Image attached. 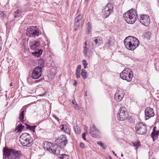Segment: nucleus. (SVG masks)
<instances>
[{
	"label": "nucleus",
	"mask_w": 159,
	"mask_h": 159,
	"mask_svg": "<svg viewBox=\"0 0 159 159\" xmlns=\"http://www.w3.org/2000/svg\"><path fill=\"white\" fill-rule=\"evenodd\" d=\"M3 159H19L20 157V152L14 149L4 147L3 149Z\"/></svg>",
	"instance_id": "1"
},
{
	"label": "nucleus",
	"mask_w": 159,
	"mask_h": 159,
	"mask_svg": "<svg viewBox=\"0 0 159 159\" xmlns=\"http://www.w3.org/2000/svg\"><path fill=\"white\" fill-rule=\"evenodd\" d=\"M124 44L126 48L131 50H133L139 45L138 39L136 38L129 36L127 37L124 40Z\"/></svg>",
	"instance_id": "2"
},
{
	"label": "nucleus",
	"mask_w": 159,
	"mask_h": 159,
	"mask_svg": "<svg viewBox=\"0 0 159 159\" xmlns=\"http://www.w3.org/2000/svg\"><path fill=\"white\" fill-rule=\"evenodd\" d=\"M126 21L128 24H133L135 23L138 18V14L136 11L134 9H131L123 15Z\"/></svg>",
	"instance_id": "3"
},
{
	"label": "nucleus",
	"mask_w": 159,
	"mask_h": 159,
	"mask_svg": "<svg viewBox=\"0 0 159 159\" xmlns=\"http://www.w3.org/2000/svg\"><path fill=\"white\" fill-rule=\"evenodd\" d=\"M19 141L22 145L28 147L32 145L33 142L30 135L27 133H23L20 135Z\"/></svg>",
	"instance_id": "4"
},
{
	"label": "nucleus",
	"mask_w": 159,
	"mask_h": 159,
	"mask_svg": "<svg viewBox=\"0 0 159 159\" xmlns=\"http://www.w3.org/2000/svg\"><path fill=\"white\" fill-rule=\"evenodd\" d=\"M41 34V31L36 26H32L28 28L26 31V36L30 37L35 38Z\"/></svg>",
	"instance_id": "5"
},
{
	"label": "nucleus",
	"mask_w": 159,
	"mask_h": 159,
	"mask_svg": "<svg viewBox=\"0 0 159 159\" xmlns=\"http://www.w3.org/2000/svg\"><path fill=\"white\" fill-rule=\"evenodd\" d=\"M120 77L123 80L130 82L133 77V72L131 69L126 68L120 74Z\"/></svg>",
	"instance_id": "6"
},
{
	"label": "nucleus",
	"mask_w": 159,
	"mask_h": 159,
	"mask_svg": "<svg viewBox=\"0 0 159 159\" xmlns=\"http://www.w3.org/2000/svg\"><path fill=\"white\" fill-rule=\"evenodd\" d=\"M113 9L112 4L110 2H108L102 9L103 17L105 18L108 17L113 12Z\"/></svg>",
	"instance_id": "7"
},
{
	"label": "nucleus",
	"mask_w": 159,
	"mask_h": 159,
	"mask_svg": "<svg viewBox=\"0 0 159 159\" xmlns=\"http://www.w3.org/2000/svg\"><path fill=\"white\" fill-rule=\"evenodd\" d=\"M136 133L139 134H143L146 133L147 127L146 125L143 123H138L135 127Z\"/></svg>",
	"instance_id": "8"
},
{
	"label": "nucleus",
	"mask_w": 159,
	"mask_h": 159,
	"mask_svg": "<svg viewBox=\"0 0 159 159\" xmlns=\"http://www.w3.org/2000/svg\"><path fill=\"white\" fill-rule=\"evenodd\" d=\"M118 119L120 121L124 120L128 118V114L127 111L123 107L120 108L119 111L117 115Z\"/></svg>",
	"instance_id": "9"
},
{
	"label": "nucleus",
	"mask_w": 159,
	"mask_h": 159,
	"mask_svg": "<svg viewBox=\"0 0 159 159\" xmlns=\"http://www.w3.org/2000/svg\"><path fill=\"white\" fill-rule=\"evenodd\" d=\"M140 23L144 26H148L150 23L149 16L147 15H141L139 18Z\"/></svg>",
	"instance_id": "10"
},
{
	"label": "nucleus",
	"mask_w": 159,
	"mask_h": 159,
	"mask_svg": "<svg viewBox=\"0 0 159 159\" xmlns=\"http://www.w3.org/2000/svg\"><path fill=\"white\" fill-rule=\"evenodd\" d=\"M89 134L92 136L94 138H98L100 137V131L94 124L93 125L92 127H90Z\"/></svg>",
	"instance_id": "11"
},
{
	"label": "nucleus",
	"mask_w": 159,
	"mask_h": 159,
	"mask_svg": "<svg viewBox=\"0 0 159 159\" xmlns=\"http://www.w3.org/2000/svg\"><path fill=\"white\" fill-rule=\"evenodd\" d=\"M42 72V68L39 66L35 67L32 71L31 78L34 79H38L41 76Z\"/></svg>",
	"instance_id": "12"
},
{
	"label": "nucleus",
	"mask_w": 159,
	"mask_h": 159,
	"mask_svg": "<svg viewBox=\"0 0 159 159\" xmlns=\"http://www.w3.org/2000/svg\"><path fill=\"white\" fill-rule=\"evenodd\" d=\"M124 95V94L123 90L121 89H119L117 90L114 97L117 101L119 102L122 100Z\"/></svg>",
	"instance_id": "13"
},
{
	"label": "nucleus",
	"mask_w": 159,
	"mask_h": 159,
	"mask_svg": "<svg viewBox=\"0 0 159 159\" xmlns=\"http://www.w3.org/2000/svg\"><path fill=\"white\" fill-rule=\"evenodd\" d=\"M145 114L146 120L153 116L155 115L153 109L150 107H148L145 109Z\"/></svg>",
	"instance_id": "14"
},
{
	"label": "nucleus",
	"mask_w": 159,
	"mask_h": 159,
	"mask_svg": "<svg viewBox=\"0 0 159 159\" xmlns=\"http://www.w3.org/2000/svg\"><path fill=\"white\" fill-rule=\"evenodd\" d=\"M40 45V42L36 41L31 42L29 44L30 48L33 50L39 49Z\"/></svg>",
	"instance_id": "15"
},
{
	"label": "nucleus",
	"mask_w": 159,
	"mask_h": 159,
	"mask_svg": "<svg viewBox=\"0 0 159 159\" xmlns=\"http://www.w3.org/2000/svg\"><path fill=\"white\" fill-rule=\"evenodd\" d=\"M52 143L50 142H48L46 141H44L43 143V147L44 148L49 151L50 152H52Z\"/></svg>",
	"instance_id": "16"
},
{
	"label": "nucleus",
	"mask_w": 159,
	"mask_h": 159,
	"mask_svg": "<svg viewBox=\"0 0 159 159\" xmlns=\"http://www.w3.org/2000/svg\"><path fill=\"white\" fill-rule=\"evenodd\" d=\"M93 40L95 44L97 46L100 45L103 43L102 39L100 37H95L93 39Z\"/></svg>",
	"instance_id": "17"
},
{
	"label": "nucleus",
	"mask_w": 159,
	"mask_h": 159,
	"mask_svg": "<svg viewBox=\"0 0 159 159\" xmlns=\"http://www.w3.org/2000/svg\"><path fill=\"white\" fill-rule=\"evenodd\" d=\"M61 129L67 134L70 135V130L69 126L67 125H62L60 127Z\"/></svg>",
	"instance_id": "18"
},
{
	"label": "nucleus",
	"mask_w": 159,
	"mask_h": 159,
	"mask_svg": "<svg viewBox=\"0 0 159 159\" xmlns=\"http://www.w3.org/2000/svg\"><path fill=\"white\" fill-rule=\"evenodd\" d=\"M59 141L61 143H62V144H63V145L65 146H66L67 143V140L66 137L65 135L61 136Z\"/></svg>",
	"instance_id": "19"
},
{
	"label": "nucleus",
	"mask_w": 159,
	"mask_h": 159,
	"mask_svg": "<svg viewBox=\"0 0 159 159\" xmlns=\"http://www.w3.org/2000/svg\"><path fill=\"white\" fill-rule=\"evenodd\" d=\"M52 148L53 152H50L51 153L57 155H58L60 154L61 148L59 147L54 146H52Z\"/></svg>",
	"instance_id": "20"
},
{
	"label": "nucleus",
	"mask_w": 159,
	"mask_h": 159,
	"mask_svg": "<svg viewBox=\"0 0 159 159\" xmlns=\"http://www.w3.org/2000/svg\"><path fill=\"white\" fill-rule=\"evenodd\" d=\"M34 51L33 52H32V53L33 55L37 57H39L42 54L43 52V50L40 49Z\"/></svg>",
	"instance_id": "21"
},
{
	"label": "nucleus",
	"mask_w": 159,
	"mask_h": 159,
	"mask_svg": "<svg viewBox=\"0 0 159 159\" xmlns=\"http://www.w3.org/2000/svg\"><path fill=\"white\" fill-rule=\"evenodd\" d=\"M22 14V10L21 9H18L14 13V17L15 18L20 17Z\"/></svg>",
	"instance_id": "22"
},
{
	"label": "nucleus",
	"mask_w": 159,
	"mask_h": 159,
	"mask_svg": "<svg viewBox=\"0 0 159 159\" xmlns=\"http://www.w3.org/2000/svg\"><path fill=\"white\" fill-rule=\"evenodd\" d=\"M159 133V131L154 130L151 133V136L154 141V139H156Z\"/></svg>",
	"instance_id": "23"
},
{
	"label": "nucleus",
	"mask_w": 159,
	"mask_h": 159,
	"mask_svg": "<svg viewBox=\"0 0 159 159\" xmlns=\"http://www.w3.org/2000/svg\"><path fill=\"white\" fill-rule=\"evenodd\" d=\"M24 111H25L24 110H22V109H21V113L19 115V119L21 122H23L24 121Z\"/></svg>",
	"instance_id": "24"
},
{
	"label": "nucleus",
	"mask_w": 159,
	"mask_h": 159,
	"mask_svg": "<svg viewBox=\"0 0 159 159\" xmlns=\"http://www.w3.org/2000/svg\"><path fill=\"white\" fill-rule=\"evenodd\" d=\"M39 66H40L39 68H42L44 65V61L42 58H40L38 61Z\"/></svg>",
	"instance_id": "25"
},
{
	"label": "nucleus",
	"mask_w": 159,
	"mask_h": 159,
	"mask_svg": "<svg viewBox=\"0 0 159 159\" xmlns=\"http://www.w3.org/2000/svg\"><path fill=\"white\" fill-rule=\"evenodd\" d=\"M24 126L22 125L21 124H19L17 126V128L16 129L17 132H20L23 129Z\"/></svg>",
	"instance_id": "26"
},
{
	"label": "nucleus",
	"mask_w": 159,
	"mask_h": 159,
	"mask_svg": "<svg viewBox=\"0 0 159 159\" xmlns=\"http://www.w3.org/2000/svg\"><path fill=\"white\" fill-rule=\"evenodd\" d=\"M25 125L26 126V128L29 129L30 130L33 131L34 132L35 131V129L36 126V125L31 126L26 124H25Z\"/></svg>",
	"instance_id": "27"
},
{
	"label": "nucleus",
	"mask_w": 159,
	"mask_h": 159,
	"mask_svg": "<svg viewBox=\"0 0 159 159\" xmlns=\"http://www.w3.org/2000/svg\"><path fill=\"white\" fill-rule=\"evenodd\" d=\"M81 75L84 79H86L87 77L86 71L84 69L82 70Z\"/></svg>",
	"instance_id": "28"
},
{
	"label": "nucleus",
	"mask_w": 159,
	"mask_h": 159,
	"mask_svg": "<svg viewBox=\"0 0 159 159\" xmlns=\"http://www.w3.org/2000/svg\"><path fill=\"white\" fill-rule=\"evenodd\" d=\"M74 129L75 132L77 134H79L80 133V130L79 127L77 126H74Z\"/></svg>",
	"instance_id": "29"
},
{
	"label": "nucleus",
	"mask_w": 159,
	"mask_h": 159,
	"mask_svg": "<svg viewBox=\"0 0 159 159\" xmlns=\"http://www.w3.org/2000/svg\"><path fill=\"white\" fill-rule=\"evenodd\" d=\"M89 50V48L86 46L84 47L83 53L85 56L87 57L88 56L87 53Z\"/></svg>",
	"instance_id": "30"
},
{
	"label": "nucleus",
	"mask_w": 159,
	"mask_h": 159,
	"mask_svg": "<svg viewBox=\"0 0 159 159\" xmlns=\"http://www.w3.org/2000/svg\"><path fill=\"white\" fill-rule=\"evenodd\" d=\"M82 18V16L80 14L78 15L75 20V23H77Z\"/></svg>",
	"instance_id": "31"
},
{
	"label": "nucleus",
	"mask_w": 159,
	"mask_h": 159,
	"mask_svg": "<svg viewBox=\"0 0 159 159\" xmlns=\"http://www.w3.org/2000/svg\"><path fill=\"white\" fill-rule=\"evenodd\" d=\"M60 159H68L69 157L67 155L63 154L61 155L59 157Z\"/></svg>",
	"instance_id": "32"
},
{
	"label": "nucleus",
	"mask_w": 159,
	"mask_h": 159,
	"mask_svg": "<svg viewBox=\"0 0 159 159\" xmlns=\"http://www.w3.org/2000/svg\"><path fill=\"white\" fill-rule=\"evenodd\" d=\"M97 143L103 149H105L107 148V146L106 145H104L101 142L98 141Z\"/></svg>",
	"instance_id": "33"
},
{
	"label": "nucleus",
	"mask_w": 159,
	"mask_h": 159,
	"mask_svg": "<svg viewBox=\"0 0 159 159\" xmlns=\"http://www.w3.org/2000/svg\"><path fill=\"white\" fill-rule=\"evenodd\" d=\"M87 30L88 31V33H89L91 30V25L89 22H88L87 24Z\"/></svg>",
	"instance_id": "34"
},
{
	"label": "nucleus",
	"mask_w": 159,
	"mask_h": 159,
	"mask_svg": "<svg viewBox=\"0 0 159 159\" xmlns=\"http://www.w3.org/2000/svg\"><path fill=\"white\" fill-rule=\"evenodd\" d=\"M133 146L136 147L137 148H138L140 145V142L138 141L133 143Z\"/></svg>",
	"instance_id": "35"
},
{
	"label": "nucleus",
	"mask_w": 159,
	"mask_h": 159,
	"mask_svg": "<svg viewBox=\"0 0 159 159\" xmlns=\"http://www.w3.org/2000/svg\"><path fill=\"white\" fill-rule=\"evenodd\" d=\"M144 35L147 38L149 39L150 38L151 35V33L149 31H147L145 32Z\"/></svg>",
	"instance_id": "36"
},
{
	"label": "nucleus",
	"mask_w": 159,
	"mask_h": 159,
	"mask_svg": "<svg viewBox=\"0 0 159 159\" xmlns=\"http://www.w3.org/2000/svg\"><path fill=\"white\" fill-rule=\"evenodd\" d=\"M75 75L76 76V78L77 79L79 78L80 77V71L76 70Z\"/></svg>",
	"instance_id": "37"
},
{
	"label": "nucleus",
	"mask_w": 159,
	"mask_h": 159,
	"mask_svg": "<svg viewBox=\"0 0 159 159\" xmlns=\"http://www.w3.org/2000/svg\"><path fill=\"white\" fill-rule=\"evenodd\" d=\"M83 63L84 66V68L85 69L86 67V66L88 65V63L85 60H83Z\"/></svg>",
	"instance_id": "38"
},
{
	"label": "nucleus",
	"mask_w": 159,
	"mask_h": 159,
	"mask_svg": "<svg viewBox=\"0 0 159 159\" xmlns=\"http://www.w3.org/2000/svg\"><path fill=\"white\" fill-rule=\"evenodd\" d=\"M86 134V132H84L83 134L82 135V138L84 140H86V138L85 137Z\"/></svg>",
	"instance_id": "39"
},
{
	"label": "nucleus",
	"mask_w": 159,
	"mask_h": 159,
	"mask_svg": "<svg viewBox=\"0 0 159 159\" xmlns=\"http://www.w3.org/2000/svg\"><path fill=\"white\" fill-rule=\"evenodd\" d=\"M4 11H0V16L2 17L4 16Z\"/></svg>",
	"instance_id": "40"
},
{
	"label": "nucleus",
	"mask_w": 159,
	"mask_h": 159,
	"mask_svg": "<svg viewBox=\"0 0 159 159\" xmlns=\"http://www.w3.org/2000/svg\"><path fill=\"white\" fill-rule=\"evenodd\" d=\"M81 68V66L80 65H79L78 66L76 70H80V69Z\"/></svg>",
	"instance_id": "41"
},
{
	"label": "nucleus",
	"mask_w": 159,
	"mask_h": 159,
	"mask_svg": "<svg viewBox=\"0 0 159 159\" xmlns=\"http://www.w3.org/2000/svg\"><path fill=\"white\" fill-rule=\"evenodd\" d=\"M80 147L82 148H84V144L82 143H80Z\"/></svg>",
	"instance_id": "42"
},
{
	"label": "nucleus",
	"mask_w": 159,
	"mask_h": 159,
	"mask_svg": "<svg viewBox=\"0 0 159 159\" xmlns=\"http://www.w3.org/2000/svg\"><path fill=\"white\" fill-rule=\"evenodd\" d=\"M53 117L56 120H57L58 121H59V119L58 117H57L56 115H53Z\"/></svg>",
	"instance_id": "43"
},
{
	"label": "nucleus",
	"mask_w": 159,
	"mask_h": 159,
	"mask_svg": "<svg viewBox=\"0 0 159 159\" xmlns=\"http://www.w3.org/2000/svg\"><path fill=\"white\" fill-rule=\"evenodd\" d=\"M74 106H73L74 107H75V109H77L78 108V105L76 104H75V105H74Z\"/></svg>",
	"instance_id": "44"
},
{
	"label": "nucleus",
	"mask_w": 159,
	"mask_h": 159,
	"mask_svg": "<svg viewBox=\"0 0 159 159\" xmlns=\"http://www.w3.org/2000/svg\"><path fill=\"white\" fill-rule=\"evenodd\" d=\"M77 84V82L76 81H75V80L74 81V85L75 86Z\"/></svg>",
	"instance_id": "45"
},
{
	"label": "nucleus",
	"mask_w": 159,
	"mask_h": 159,
	"mask_svg": "<svg viewBox=\"0 0 159 159\" xmlns=\"http://www.w3.org/2000/svg\"><path fill=\"white\" fill-rule=\"evenodd\" d=\"M72 103L74 105H75L76 104L75 103V101L73 100L72 101Z\"/></svg>",
	"instance_id": "46"
},
{
	"label": "nucleus",
	"mask_w": 159,
	"mask_h": 159,
	"mask_svg": "<svg viewBox=\"0 0 159 159\" xmlns=\"http://www.w3.org/2000/svg\"><path fill=\"white\" fill-rule=\"evenodd\" d=\"M106 44L108 46L109 44V41H107V43H106Z\"/></svg>",
	"instance_id": "47"
},
{
	"label": "nucleus",
	"mask_w": 159,
	"mask_h": 159,
	"mask_svg": "<svg viewBox=\"0 0 159 159\" xmlns=\"http://www.w3.org/2000/svg\"><path fill=\"white\" fill-rule=\"evenodd\" d=\"M40 79L39 80H36L35 81V83H37V82H39V81L40 80Z\"/></svg>",
	"instance_id": "48"
},
{
	"label": "nucleus",
	"mask_w": 159,
	"mask_h": 159,
	"mask_svg": "<svg viewBox=\"0 0 159 159\" xmlns=\"http://www.w3.org/2000/svg\"><path fill=\"white\" fill-rule=\"evenodd\" d=\"M112 152H113V154L115 155V156H117L116 154H115V152H114V151H112Z\"/></svg>",
	"instance_id": "49"
},
{
	"label": "nucleus",
	"mask_w": 159,
	"mask_h": 159,
	"mask_svg": "<svg viewBox=\"0 0 159 159\" xmlns=\"http://www.w3.org/2000/svg\"><path fill=\"white\" fill-rule=\"evenodd\" d=\"M12 83H11L10 84V86H12Z\"/></svg>",
	"instance_id": "50"
},
{
	"label": "nucleus",
	"mask_w": 159,
	"mask_h": 159,
	"mask_svg": "<svg viewBox=\"0 0 159 159\" xmlns=\"http://www.w3.org/2000/svg\"><path fill=\"white\" fill-rule=\"evenodd\" d=\"M2 91V88L0 86V92Z\"/></svg>",
	"instance_id": "51"
},
{
	"label": "nucleus",
	"mask_w": 159,
	"mask_h": 159,
	"mask_svg": "<svg viewBox=\"0 0 159 159\" xmlns=\"http://www.w3.org/2000/svg\"><path fill=\"white\" fill-rule=\"evenodd\" d=\"M123 154H121V157H123Z\"/></svg>",
	"instance_id": "52"
},
{
	"label": "nucleus",
	"mask_w": 159,
	"mask_h": 159,
	"mask_svg": "<svg viewBox=\"0 0 159 159\" xmlns=\"http://www.w3.org/2000/svg\"><path fill=\"white\" fill-rule=\"evenodd\" d=\"M86 42H87V41H86V42H85V45H86Z\"/></svg>",
	"instance_id": "53"
},
{
	"label": "nucleus",
	"mask_w": 159,
	"mask_h": 159,
	"mask_svg": "<svg viewBox=\"0 0 159 159\" xmlns=\"http://www.w3.org/2000/svg\"><path fill=\"white\" fill-rule=\"evenodd\" d=\"M85 1H88V0H85Z\"/></svg>",
	"instance_id": "54"
}]
</instances>
